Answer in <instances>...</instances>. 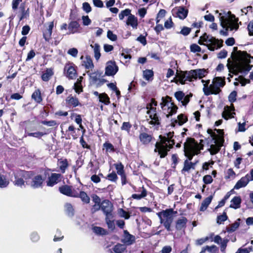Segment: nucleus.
Returning a JSON list of instances; mask_svg holds the SVG:
<instances>
[{"label": "nucleus", "mask_w": 253, "mask_h": 253, "mask_svg": "<svg viewBox=\"0 0 253 253\" xmlns=\"http://www.w3.org/2000/svg\"><path fill=\"white\" fill-rule=\"evenodd\" d=\"M119 67L115 61L110 60L106 63L105 74L107 76H113L118 71Z\"/></svg>", "instance_id": "14"}, {"label": "nucleus", "mask_w": 253, "mask_h": 253, "mask_svg": "<svg viewBox=\"0 0 253 253\" xmlns=\"http://www.w3.org/2000/svg\"><path fill=\"white\" fill-rule=\"evenodd\" d=\"M79 198H80L82 202L85 204H88L90 202V198L84 191L80 192Z\"/></svg>", "instance_id": "51"}, {"label": "nucleus", "mask_w": 253, "mask_h": 253, "mask_svg": "<svg viewBox=\"0 0 253 253\" xmlns=\"http://www.w3.org/2000/svg\"><path fill=\"white\" fill-rule=\"evenodd\" d=\"M103 146L106 152H114L115 151L114 146L110 143L106 142Z\"/></svg>", "instance_id": "56"}, {"label": "nucleus", "mask_w": 253, "mask_h": 253, "mask_svg": "<svg viewBox=\"0 0 253 253\" xmlns=\"http://www.w3.org/2000/svg\"><path fill=\"white\" fill-rule=\"evenodd\" d=\"M203 149V146L200 145L194 138H187L184 143L185 155L189 161H191L195 155L200 153V150Z\"/></svg>", "instance_id": "3"}, {"label": "nucleus", "mask_w": 253, "mask_h": 253, "mask_svg": "<svg viewBox=\"0 0 253 253\" xmlns=\"http://www.w3.org/2000/svg\"><path fill=\"white\" fill-rule=\"evenodd\" d=\"M217 251V248L215 246H207L205 247H203L202 248L200 253H216Z\"/></svg>", "instance_id": "37"}, {"label": "nucleus", "mask_w": 253, "mask_h": 253, "mask_svg": "<svg viewBox=\"0 0 253 253\" xmlns=\"http://www.w3.org/2000/svg\"><path fill=\"white\" fill-rule=\"evenodd\" d=\"M131 14V10L127 8L121 12L119 14V17L120 20H123L125 16L129 17V15H130Z\"/></svg>", "instance_id": "54"}, {"label": "nucleus", "mask_w": 253, "mask_h": 253, "mask_svg": "<svg viewBox=\"0 0 253 253\" xmlns=\"http://www.w3.org/2000/svg\"><path fill=\"white\" fill-rule=\"evenodd\" d=\"M126 23L127 25L131 26L133 29H136L138 25L137 19L134 15L131 14L127 17Z\"/></svg>", "instance_id": "29"}, {"label": "nucleus", "mask_w": 253, "mask_h": 253, "mask_svg": "<svg viewBox=\"0 0 253 253\" xmlns=\"http://www.w3.org/2000/svg\"><path fill=\"white\" fill-rule=\"evenodd\" d=\"M31 171L22 170H17L14 172V180L13 183L14 185L22 187L24 185L25 181H28L31 177Z\"/></svg>", "instance_id": "9"}, {"label": "nucleus", "mask_w": 253, "mask_h": 253, "mask_svg": "<svg viewBox=\"0 0 253 253\" xmlns=\"http://www.w3.org/2000/svg\"><path fill=\"white\" fill-rule=\"evenodd\" d=\"M29 179H31V181H26V183L33 189L42 188L44 181V178L41 174L34 175L33 171H31V175Z\"/></svg>", "instance_id": "11"}, {"label": "nucleus", "mask_w": 253, "mask_h": 253, "mask_svg": "<svg viewBox=\"0 0 253 253\" xmlns=\"http://www.w3.org/2000/svg\"><path fill=\"white\" fill-rule=\"evenodd\" d=\"M190 71H180L177 75V77L182 84H185L186 82H192L194 79L193 74L191 73Z\"/></svg>", "instance_id": "16"}, {"label": "nucleus", "mask_w": 253, "mask_h": 253, "mask_svg": "<svg viewBox=\"0 0 253 253\" xmlns=\"http://www.w3.org/2000/svg\"><path fill=\"white\" fill-rule=\"evenodd\" d=\"M135 236L131 235L127 230L124 231L123 238L122 239L121 242L126 246L132 245L135 242Z\"/></svg>", "instance_id": "18"}, {"label": "nucleus", "mask_w": 253, "mask_h": 253, "mask_svg": "<svg viewBox=\"0 0 253 253\" xmlns=\"http://www.w3.org/2000/svg\"><path fill=\"white\" fill-rule=\"evenodd\" d=\"M139 138L140 142L144 145L149 144L152 139L151 135L149 134L146 132L140 133L139 136Z\"/></svg>", "instance_id": "25"}, {"label": "nucleus", "mask_w": 253, "mask_h": 253, "mask_svg": "<svg viewBox=\"0 0 253 253\" xmlns=\"http://www.w3.org/2000/svg\"><path fill=\"white\" fill-rule=\"evenodd\" d=\"M212 198H213V196L211 195L204 199V200L201 203V206L200 208V211H204L207 210L209 205L211 204V203L212 200Z\"/></svg>", "instance_id": "35"}, {"label": "nucleus", "mask_w": 253, "mask_h": 253, "mask_svg": "<svg viewBox=\"0 0 253 253\" xmlns=\"http://www.w3.org/2000/svg\"><path fill=\"white\" fill-rule=\"evenodd\" d=\"M191 169H194V168L192 166V162H189L188 160H185L184 167L182 169V172H188Z\"/></svg>", "instance_id": "52"}, {"label": "nucleus", "mask_w": 253, "mask_h": 253, "mask_svg": "<svg viewBox=\"0 0 253 253\" xmlns=\"http://www.w3.org/2000/svg\"><path fill=\"white\" fill-rule=\"evenodd\" d=\"M99 99L100 102L103 103L105 105H108L110 103V98L105 93L100 94Z\"/></svg>", "instance_id": "50"}, {"label": "nucleus", "mask_w": 253, "mask_h": 253, "mask_svg": "<svg viewBox=\"0 0 253 253\" xmlns=\"http://www.w3.org/2000/svg\"><path fill=\"white\" fill-rule=\"evenodd\" d=\"M161 142H156L155 144V152H158L161 158L165 157L168 152L172 148L174 145V140L171 139H168L166 136L160 135Z\"/></svg>", "instance_id": "4"}, {"label": "nucleus", "mask_w": 253, "mask_h": 253, "mask_svg": "<svg viewBox=\"0 0 253 253\" xmlns=\"http://www.w3.org/2000/svg\"><path fill=\"white\" fill-rule=\"evenodd\" d=\"M67 53L74 57H76L77 56L78 50L76 48H71L68 50Z\"/></svg>", "instance_id": "63"}, {"label": "nucleus", "mask_w": 253, "mask_h": 253, "mask_svg": "<svg viewBox=\"0 0 253 253\" xmlns=\"http://www.w3.org/2000/svg\"><path fill=\"white\" fill-rule=\"evenodd\" d=\"M66 102L68 106L76 107L78 106H81V103L77 98L72 95H69L66 99Z\"/></svg>", "instance_id": "24"}, {"label": "nucleus", "mask_w": 253, "mask_h": 253, "mask_svg": "<svg viewBox=\"0 0 253 253\" xmlns=\"http://www.w3.org/2000/svg\"><path fill=\"white\" fill-rule=\"evenodd\" d=\"M141 189L142 191L140 194H133L132 195L131 198L134 199H136L138 200H140L142 198H145L147 196V191L144 188V187H142Z\"/></svg>", "instance_id": "45"}, {"label": "nucleus", "mask_w": 253, "mask_h": 253, "mask_svg": "<svg viewBox=\"0 0 253 253\" xmlns=\"http://www.w3.org/2000/svg\"><path fill=\"white\" fill-rule=\"evenodd\" d=\"M65 212L69 217H72L74 215V210L72 205L70 203H66L65 205Z\"/></svg>", "instance_id": "43"}, {"label": "nucleus", "mask_w": 253, "mask_h": 253, "mask_svg": "<svg viewBox=\"0 0 253 253\" xmlns=\"http://www.w3.org/2000/svg\"><path fill=\"white\" fill-rule=\"evenodd\" d=\"M161 100L160 105L167 118L176 113L178 108L173 102H171L170 97L169 96L163 97Z\"/></svg>", "instance_id": "7"}, {"label": "nucleus", "mask_w": 253, "mask_h": 253, "mask_svg": "<svg viewBox=\"0 0 253 253\" xmlns=\"http://www.w3.org/2000/svg\"><path fill=\"white\" fill-rule=\"evenodd\" d=\"M46 134V133L42 132H28L27 135L29 136H32L38 138H40L41 137Z\"/></svg>", "instance_id": "57"}, {"label": "nucleus", "mask_w": 253, "mask_h": 253, "mask_svg": "<svg viewBox=\"0 0 253 253\" xmlns=\"http://www.w3.org/2000/svg\"><path fill=\"white\" fill-rule=\"evenodd\" d=\"M113 206L108 200H104L101 204V210L106 216L113 215Z\"/></svg>", "instance_id": "17"}, {"label": "nucleus", "mask_w": 253, "mask_h": 253, "mask_svg": "<svg viewBox=\"0 0 253 253\" xmlns=\"http://www.w3.org/2000/svg\"><path fill=\"white\" fill-rule=\"evenodd\" d=\"M241 198L240 196H235L231 201L230 208L234 209H238L241 206Z\"/></svg>", "instance_id": "31"}, {"label": "nucleus", "mask_w": 253, "mask_h": 253, "mask_svg": "<svg viewBox=\"0 0 253 253\" xmlns=\"http://www.w3.org/2000/svg\"><path fill=\"white\" fill-rule=\"evenodd\" d=\"M184 95V93L181 91H176L174 93L175 97L178 101H180L181 102L182 101Z\"/></svg>", "instance_id": "59"}, {"label": "nucleus", "mask_w": 253, "mask_h": 253, "mask_svg": "<svg viewBox=\"0 0 253 253\" xmlns=\"http://www.w3.org/2000/svg\"><path fill=\"white\" fill-rule=\"evenodd\" d=\"M177 213L172 209H168L157 213L161 224H163L168 231H171V225L174 219V215Z\"/></svg>", "instance_id": "5"}, {"label": "nucleus", "mask_w": 253, "mask_h": 253, "mask_svg": "<svg viewBox=\"0 0 253 253\" xmlns=\"http://www.w3.org/2000/svg\"><path fill=\"white\" fill-rule=\"evenodd\" d=\"M191 31V28L184 26L182 27L181 30L178 33L184 36H187L190 34Z\"/></svg>", "instance_id": "58"}, {"label": "nucleus", "mask_w": 253, "mask_h": 253, "mask_svg": "<svg viewBox=\"0 0 253 253\" xmlns=\"http://www.w3.org/2000/svg\"><path fill=\"white\" fill-rule=\"evenodd\" d=\"M90 46L93 49L94 58L96 60H98L101 56L100 45L98 43H95L94 44H91Z\"/></svg>", "instance_id": "38"}, {"label": "nucleus", "mask_w": 253, "mask_h": 253, "mask_svg": "<svg viewBox=\"0 0 253 253\" xmlns=\"http://www.w3.org/2000/svg\"><path fill=\"white\" fill-rule=\"evenodd\" d=\"M9 181L6 178L5 176L0 173V188H3L6 187L9 184Z\"/></svg>", "instance_id": "46"}, {"label": "nucleus", "mask_w": 253, "mask_h": 253, "mask_svg": "<svg viewBox=\"0 0 253 253\" xmlns=\"http://www.w3.org/2000/svg\"><path fill=\"white\" fill-rule=\"evenodd\" d=\"M70 19L72 21H71L68 26V29L69 30V33H67V34H74L78 32V29L80 26L79 23L75 20L76 19L75 16L73 14V11L71 10L70 15Z\"/></svg>", "instance_id": "15"}, {"label": "nucleus", "mask_w": 253, "mask_h": 253, "mask_svg": "<svg viewBox=\"0 0 253 253\" xmlns=\"http://www.w3.org/2000/svg\"><path fill=\"white\" fill-rule=\"evenodd\" d=\"M126 247L124 244L118 243L113 248L112 251L110 250L111 253H124V252L126 251Z\"/></svg>", "instance_id": "33"}, {"label": "nucleus", "mask_w": 253, "mask_h": 253, "mask_svg": "<svg viewBox=\"0 0 253 253\" xmlns=\"http://www.w3.org/2000/svg\"><path fill=\"white\" fill-rule=\"evenodd\" d=\"M228 219L226 212L224 211L222 214L217 216V223L219 224H221L223 222L226 221Z\"/></svg>", "instance_id": "55"}, {"label": "nucleus", "mask_w": 253, "mask_h": 253, "mask_svg": "<svg viewBox=\"0 0 253 253\" xmlns=\"http://www.w3.org/2000/svg\"><path fill=\"white\" fill-rule=\"evenodd\" d=\"M113 215L106 216L105 217V221L106 224H107L108 227L109 229L112 230H113L115 228V225L114 223V220L113 219Z\"/></svg>", "instance_id": "42"}, {"label": "nucleus", "mask_w": 253, "mask_h": 253, "mask_svg": "<svg viewBox=\"0 0 253 253\" xmlns=\"http://www.w3.org/2000/svg\"><path fill=\"white\" fill-rule=\"evenodd\" d=\"M82 65L86 69L92 70L94 67L90 56L88 55L85 56V59L83 61Z\"/></svg>", "instance_id": "32"}, {"label": "nucleus", "mask_w": 253, "mask_h": 253, "mask_svg": "<svg viewBox=\"0 0 253 253\" xmlns=\"http://www.w3.org/2000/svg\"><path fill=\"white\" fill-rule=\"evenodd\" d=\"M237 92L233 91L228 96V100L231 103L235 102L236 100Z\"/></svg>", "instance_id": "64"}, {"label": "nucleus", "mask_w": 253, "mask_h": 253, "mask_svg": "<svg viewBox=\"0 0 253 253\" xmlns=\"http://www.w3.org/2000/svg\"><path fill=\"white\" fill-rule=\"evenodd\" d=\"M32 98L36 102L40 103L42 101L41 91L39 89L36 90L32 95Z\"/></svg>", "instance_id": "44"}, {"label": "nucleus", "mask_w": 253, "mask_h": 253, "mask_svg": "<svg viewBox=\"0 0 253 253\" xmlns=\"http://www.w3.org/2000/svg\"><path fill=\"white\" fill-rule=\"evenodd\" d=\"M233 51L236 52V57L238 65L235 66L230 64V60L228 59L227 67L229 72L234 74H237V71L245 74H247L253 67L250 65L251 55L246 51H238L237 47L233 48Z\"/></svg>", "instance_id": "1"}, {"label": "nucleus", "mask_w": 253, "mask_h": 253, "mask_svg": "<svg viewBox=\"0 0 253 253\" xmlns=\"http://www.w3.org/2000/svg\"><path fill=\"white\" fill-rule=\"evenodd\" d=\"M143 78L147 81L153 78L154 72L152 70L146 69L143 72Z\"/></svg>", "instance_id": "48"}, {"label": "nucleus", "mask_w": 253, "mask_h": 253, "mask_svg": "<svg viewBox=\"0 0 253 253\" xmlns=\"http://www.w3.org/2000/svg\"><path fill=\"white\" fill-rule=\"evenodd\" d=\"M86 73L89 77L90 82L92 84H96V82L98 81L99 78L101 76V74L95 72L93 73H90L89 71H87L86 72Z\"/></svg>", "instance_id": "36"}, {"label": "nucleus", "mask_w": 253, "mask_h": 253, "mask_svg": "<svg viewBox=\"0 0 253 253\" xmlns=\"http://www.w3.org/2000/svg\"><path fill=\"white\" fill-rule=\"evenodd\" d=\"M221 13H219V20L221 22V25L223 28H225V30H221L220 31V34L224 36L228 35V31H233L234 30H237L239 28V25L237 24L238 21V18H236L235 15H233V18H234V20L229 21L228 20H224L223 16H221Z\"/></svg>", "instance_id": "8"}, {"label": "nucleus", "mask_w": 253, "mask_h": 253, "mask_svg": "<svg viewBox=\"0 0 253 253\" xmlns=\"http://www.w3.org/2000/svg\"><path fill=\"white\" fill-rule=\"evenodd\" d=\"M210 80H208L206 81V84H204V87H203V91L204 92V94L208 96L210 94H214V91L211 89V84L210 86H208V84H210Z\"/></svg>", "instance_id": "40"}, {"label": "nucleus", "mask_w": 253, "mask_h": 253, "mask_svg": "<svg viewBox=\"0 0 253 253\" xmlns=\"http://www.w3.org/2000/svg\"><path fill=\"white\" fill-rule=\"evenodd\" d=\"M53 75V72L51 69H47L45 72L42 76V80L44 82H47Z\"/></svg>", "instance_id": "41"}, {"label": "nucleus", "mask_w": 253, "mask_h": 253, "mask_svg": "<svg viewBox=\"0 0 253 253\" xmlns=\"http://www.w3.org/2000/svg\"><path fill=\"white\" fill-rule=\"evenodd\" d=\"M188 12V9L183 6H180L178 8L176 12L177 16L181 19H184L187 17Z\"/></svg>", "instance_id": "34"}, {"label": "nucleus", "mask_w": 253, "mask_h": 253, "mask_svg": "<svg viewBox=\"0 0 253 253\" xmlns=\"http://www.w3.org/2000/svg\"><path fill=\"white\" fill-rule=\"evenodd\" d=\"M214 131H216V133L210 128L207 130L214 143L211 144L210 148L208 149L211 155L217 154L220 151L224 141L223 130L215 129Z\"/></svg>", "instance_id": "2"}, {"label": "nucleus", "mask_w": 253, "mask_h": 253, "mask_svg": "<svg viewBox=\"0 0 253 253\" xmlns=\"http://www.w3.org/2000/svg\"><path fill=\"white\" fill-rule=\"evenodd\" d=\"M187 121V118L183 114H180L177 116V119H172L171 120V125L175 126L176 125L181 126Z\"/></svg>", "instance_id": "26"}, {"label": "nucleus", "mask_w": 253, "mask_h": 253, "mask_svg": "<svg viewBox=\"0 0 253 253\" xmlns=\"http://www.w3.org/2000/svg\"><path fill=\"white\" fill-rule=\"evenodd\" d=\"M234 110L235 109L233 105H232V106H225L224 111L222 114V117L225 120L234 118V115H235V113L234 112H232V111Z\"/></svg>", "instance_id": "20"}, {"label": "nucleus", "mask_w": 253, "mask_h": 253, "mask_svg": "<svg viewBox=\"0 0 253 253\" xmlns=\"http://www.w3.org/2000/svg\"><path fill=\"white\" fill-rule=\"evenodd\" d=\"M150 109L147 110V114L149 119H147L149 124L153 126H159L161 124V118L157 113L156 107H149Z\"/></svg>", "instance_id": "12"}, {"label": "nucleus", "mask_w": 253, "mask_h": 253, "mask_svg": "<svg viewBox=\"0 0 253 253\" xmlns=\"http://www.w3.org/2000/svg\"><path fill=\"white\" fill-rule=\"evenodd\" d=\"M20 9L21 11V14L20 16L19 17V20L20 21L25 19L27 18L29 16V9H27V10L25 9V5L24 3H22L20 5Z\"/></svg>", "instance_id": "39"}, {"label": "nucleus", "mask_w": 253, "mask_h": 253, "mask_svg": "<svg viewBox=\"0 0 253 253\" xmlns=\"http://www.w3.org/2000/svg\"><path fill=\"white\" fill-rule=\"evenodd\" d=\"M225 84V77H215L211 84V89L214 91V94H218L221 90L220 87H223Z\"/></svg>", "instance_id": "13"}, {"label": "nucleus", "mask_w": 253, "mask_h": 253, "mask_svg": "<svg viewBox=\"0 0 253 253\" xmlns=\"http://www.w3.org/2000/svg\"><path fill=\"white\" fill-rule=\"evenodd\" d=\"M240 223L238 221H235L234 223L232 224L230 226L227 227L226 230L228 233H231L235 231L239 226Z\"/></svg>", "instance_id": "53"}, {"label": "nucleus", "mask_w": 253, "mask_h": 253, "mask_svg": "<svg viewBox=\"0 0 253 253\" xmlns=\"http://www.w3.org/2000/svg\"><path fill=\"white\" fill-rule=\"evenodd\" d=\"M191 73L193 74L194 79L196 80L197 78L202 79L207 74V72L204 69H199L196 70H191Z\"/></svg>", "instance_id": "23"}, {"label": "nucleus", "mask_w": 253, "mask_h": 253, "mask_svg": "<svg viewBox=\"0 0 253 253\" xmlns=\"http://www.w3.org/2000/svg\"><path fill=\"white\" fill-rule=\"evenodd\" d=\"M190 50L193 52H199L201 51V48L196 44H192L190 45Z\"/></svg>", "instance_id": "62"}, {"label": "nucleus", "mask_w": 253, "mask_h": 253, "mask_svg": "<svg viewBox=\"0 0 253 253\" xmlns=\"http://www.w3.org/2000/svg\"><path fill=\"white\" fill-rule=\"evenodd\" d=\"M200 39L203 42L208 43L206 44V46L211 51H214L215 49L220 48L222 46L223 42L222 40H219L214 37L208 35L206 33L201 36Z\"/></svg>", "instance_id": "10"}, {"label": "nucleus", "mask_w": 253, "mask_h": 253, "mask_svg": "<svg viewBox=\"0 0 253 253\" xmlns=\"http://www.w3.org/2000/svg\"><path fill=\"white\" fill-rule=\"evenodd\" d=\"M61 232L59 230H57L56 233L55 235L54 236L53 241L54 242H57L61 241L63 238L64 236L61 235Z\"/></svg>", "instance_id": "61"}, {"label": "nucleus", "mask_w": 253, "mask_h": 253, "mask_svg": "<svg viewBox=\"0 0 253 253\" xmlns=\"http://www.w3.org/2000/svg\"><path fill=\"white\" fill-rule=\"evenodd\" d=\"M61 174L52 173L49 176L46 181V185L49 187H52L60 181Z\"/></svg>", "instance_id": "19"}, {"label": "nucleus", "mask_w": 253, "mask_h": 253, "mask_svg": "<svg viewBox=\"0 0 253 253\" xmlns=\"http://www.w3.org/2000/svg\"><path fill=\"white\" fill-rule=\"evenodd\" d=\"M94 233L98 235H105L107 233V231L102 227L98 226H94L92 228Z\"/></svg>", "instance_id": "47"}, {"label": "nucleus", "mask_w": 253, "mask_h": 253, "mask_svg": "<svg viewBox=\"0 0 253 253\" xmlns=\"http://www.w3.org/2000/svg\"><path fill=\"white\" fill-rule=\"evenodd\" d=\"M72 187L68 185H64L59 187V192L66 196L70 197L72 196L71 192Z\"/></svg>", "instance_id": "28"}, {"label": "nucleus", "mask_w": 253, "mask_h": 253, "mask_svg": "<svg viewBox=\"0 0 253 253\" xmlns=\"http://www.w3.org/2000/svg\"><path fill=\"white\" fill-rule=\"evenodd\" d=\"M115 168L119 175L125 173L124 171V166L122 163L116 164Z\"/></svg>", "instance_id": "60"}, {"label": "nucleus", "mask_w": 253, "mask_h": 253, "mask_svg": "<svg viewBox=\"0 0 253 253\" xmlns=\"http://www.w3.org/2000/svg\"><path fill=\"white\" fill-rule=\"evenodd\" d=\"M250 181V175L249 174H247L237 181L234 187V189H239L241 188L245 187L247 185Z\"/></svg>", "instance_id": "21"}, {"label": "nucleus", "mask_w": 253, "mask_h": 253, "mask_svg": "<svg viewBox=\"0 0 253 253\" xmlns=\"http://www.w3.org/2000/svg\"><path fill=\"white\" fill-rule=\"evenodd\" d=\"M161 100L160 105L167 118L176 113L178 108L173 102H171L170 97L169 96L163 97Z\"/></svg>", "instance_id": "6"}, {"label": "nucleus", "mask_w": 253, "mask_h": 253, "mask_svg": "<svg viewBox=\"0 0 253 253\" xmlns=\"http://www.w3.org/2000/svg\"><path fill=\"white\" fill-rule=\"evenodd\" d=\"M67 70L66 76L69 79H73L77 77V72L73 66H66L64 68Z\"/></svg>", "instance_id": "27"}, {"label": "nucleus", "mask_w": 253, "mask_h": 253, "mask_svg": "<svg viewBox=\"0 0 253 253\" xmlns=\"http://www.w3.org/2000/svg\"><path fill=\"white\" fill-rule=\"evenodd\" d=\"M68 167V161L66 159L61 160L59 162V168L62 173L65 172L66 169Z\"/></svg>", "instance_id": "49"}, {"label": "nucleus", "mask_w": 253, "mask_h": 253, "mask_svg": "<svg viewBox=\"0 0 253 253\" xmlns=\"http://www.w3.org/2000/svg\"><path fill=\"white\" fill-rule=\"evenodd\" d=\"M187 219L184 216L178 218L175 222V228L177 230H181L186 228Z\"/></svg>", "instance_id": "22"}, {"label": "nucleus", "mask_w": 253, "mask_h": 253, "mask_svg": "<svg viewBox=\"0 0 253 253\" xmlns=\"http://www.w3.org/2000/svg\"><path fill=\"white\" fill-rule=\"evenodd\" d=\"M54 27V23L53 21L50 22L49 23V25L48 27V29L47 30L44 31L43 32V38H44L45 40L46 41H48L50 39L51 36L52 35V29Z\"/></svg>", "instance_id": "30"}]
</instances>
